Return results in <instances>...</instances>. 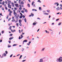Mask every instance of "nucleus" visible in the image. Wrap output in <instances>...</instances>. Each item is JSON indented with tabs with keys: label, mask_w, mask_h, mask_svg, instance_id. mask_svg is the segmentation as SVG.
Returning <instances> with one entry per match:
<instances>
[{
	"label": "nucleus",
	"mask_w": 62,
	"mask_h": 62,
	"mask_svg": "<svg viewBox=\"0 0 62 62\" xmlns=\"http://www.w3.org/2000/svg\"><path fill=\"white\" fill-rule=\"evenodd\" d=\"M39 10H41V8L40 7H39Z\"/></svg>",
	"instance_id": "39"
},
{
	"label": "nucleus",
	"mask_w": 62,
	"mask_h": 62,
	"mask_svg": "<svg viewBox=\"0 0 62 62\" xmlns=\"http://www.w3.org/2000/svg\"><path fill=\"white\" fill-rule=\"evenodd\" d=\"M31 16H34V14H33L32 13H31Z\"/></svg>",
	"instance_id": "44"
},
{
	"label": "nucleus",
	"mask_w": 62,
	"mask_h": 62,
	"mask_svg": "<svg viewBox=\"0 0 62 62\" xmlns=\"http://www.w3.org/2000/svg\"><path fill=\"white\" fill-rule=\"evenodd\" d=\"M15 21V19H13L11 21L12 22H14Z\"/></svg>",
	"instance_id": "30"
},
{
	"label": "nucleus",
	"mask_w": 62,
	"mask_h": 62,
	"mask_svg": "<svg viewBox=\"0 0 62 62\" xmlns=\"http://www.w3.org/2000/svg\"><path fill=\"white\" fill-rule=\"evenodd\" d=\"M5 53L6 54H8V51H5Z\"/></svg>",
	"instance_id": "40"
},
{
	"label": "nucleus",
	"mask_w": 62,
	"mask_h": 62,
	"mask_svg": "<svg viewBox=\"0 0 62 62\" xmlns=\"http://www.w3.org/2000/svg\"><path fill=\"white\" fill-rule=\"evenodd\" d=\"M22 56H23L22 55H21L20 57L19 58V59H20L22 58Z\"/></svg>",
	"instance_id": "21"
},
{
	"label": "nucleus",
	"mask_w": 62,
	"mask_h": 62,
	"mask_svg": "<svg viewBox=\"0 0 62 62\" xmlns=\"http://www.w3.org/2000/svg\"><path fill=\"white\" fill-rule=\"evenodd\" d=\"M19 39H22V38H21V37L20 36H19Z\"/></svg>",
	"instance_id": "46"
},
{
	"label": "nucleus",
	"mask_w": 62,
	"mask_h": 62,
	"mask_svg": "<svg viewBox=\"0 0 62 62\" xmlns=\"http://www.w3.org/2000/svg\"><path fill=\"white\" fill-rule=\"evenodd\" d=\"M18 21V19H16L15 21V23H17Z\"/></svg>",
	"instance_id": "19"
},
{
	"label": "nucleus",
	"mask_w": 62,
	"mask_h": 62,
	"mask_svg": "<svg viewBox=\"0 0 62 62\" xmlns=\"http://www.w3.org/2000/svg\"><path fill=\"white\" fill-rule=\"evenodd\" d=\"M16 25L18 27V26H19V23H16Z\"/></svg>",
	"instance_id": "10"
},
{
	"label": "nucleus",
	"mask_w": 62,
	"mask_h": 62,
	"mask_svg": "<svg viewBox=\"0 0 62 62\" xmlns=\"http://www.w3.org/2000/svg\"><path fill=\"white\" fill-rule=\"evenodd\" d=\"M56 10H60V9L59 8V7H57V8H56Z\"/></svg>",
	"instance_id": "5"
},
{
	"label": "nucleus",
	"mask_w": 62,
	"mask_h": 62,
	"mask_svg": "<svg viewBox=\"0 0 62 62\" xmlns=\"http://www.w3.org/2000/svg\"><path fill=\"white\" fill-rule=\"evenodd\" d=\"M44 49H45V48H43V49H42V51H44Z\"/></svg>",
	"instance_id": "38"
},
{
	"label": "nucleus",
	"mask_w": 62,
	"mask_h": 62,
	"mask_svg": "<svg viewBox=\"0 0 62 62\" xmlns=\"http://www.w3.org/2000/svg\"><path fill=\"white\" fill-rule=\"evenodd\" d=\"M61 23H59V24H58V25H61Z\"/></svg>",
	"instance_id": "41"
},
{
	"label": "nucleus",
	"mask_w": 62,
	"mask_h": 62,
	"mask_svg": "<svg viewBox=\"0 0 62 62\" xmlns=\"http://www.w3.org/2000/svg\"><path fill=\"white\" fill-rule=\"evenodd\" d=\"M27 6L29 8H30V4H28Z\"/></svg>",
	"instance_id": "26"
},
{
	"label": "nucleus",
	"mask_w": 62,
	"mask_h": 62,
	"mask_svg": "<svg viewBox=\"0 0 62 62\" xmlns=\"http://www.w3.org/2000/svg\"><path fill=\"white\" fill-rule=\"evenodd\" d=\"M13 14L15 15L14 17H16L17 15V13H16V12H14Z\"/></svg>",
	"instance_id": "2"
},
{
	"label": "nucleus",
	"mask_w": 62,
	"mask_h": 62,
	"mask_svg": "<svg viewBox=\"0 0 62 62\" xmlns=\"http://www.w3.org/2000/svg\"><path fill=\"white\" fill-rule=\"evenodd\" d=\"M47 12H48V13H50V10H47Z\"/></svg>",
	"instance_id": "18"
},
{
	"label": "nucleus",
	"mask_w": 62,
	"mask_h": 62,
	"mask_svg": "<svg viewBox=\"0 0 62 62\" xmlns=\"http://www.w3.org/2000/svg\"><path fill=\"white\" fill-rule=\"evenodd\" d=\"M12 36V34H10V37H11Z\"/></svg>",
	"instance_id": "49"
},
{
	"label": "nucleus",
	"mask_w": 62,
	"mask_h": 62,
	"mask_svg": "<svg viewBox=\"0 0 62 62\" xmlns=\"http://www.w3.org/2000/svg\"><path fill=\"white\" fill-rule=\"evenodd\" d=\"M16 19H17V20H18V19H19V17H16Z\"/></svg>",
	"instance_id": "23"
},
{
	"label": "nucleus",
	"mask_w": 62,
	"mask_h": 62,
	"mask_svg": "<svg viewBox=\"0 0 62 62\" xmlns=\"http://www.w3.org/2000/svg\"><path fill=\"white\" fill-rule=\"evenodd\" d=\"M12 6L13 7H15V6H14V3L13 2L12 3Z\"/></svg>",
	"instance_id": "8"
},
{
	"label": "nucleus",
	"mask_w": 62,
	"mask_h": 62,
	"mask_svg": "<svg viewBox=\"0 0 62 62\" xmlns=\"http://www.w3.org/2000/svg\"><path fill=\"white\" fill-rule=\"evenodd\" d=\"M60 9H61V10H62V8L61 7H60Z\"/></svg>",
	"instance_id": "48"
},
{
	"label": "nucleus",
	"mask_w": 62,
	"mask_h": 62,
	"mask_svg": "<svg viewBox=\"0 0 62 62\" xmlns=\"http://www.w3.org/2000/svg\"><path fill=\"white\" fill-rule=\"evenodd\" d=\"M10 11V12L9 13H12V11Z\"/></svg>",
	"instance_id": "53"
},
{
	"label": "nucleus",
	"mask_w": 62,
	"mask_h": 62,
	"mask_svg": "<svg viewBox=\"0 0 62 62\" xmlns=\"http://www.w3.org/2000/svg\"><path fill=\"white\" fill-rule=\"evenodd\" d=\"M27 40H24L23 42V44H24V42H27Z\"/></svg>",
	"instance_id": "4"
},
{
	"label": "nucleus",
	"mask_w": 62,
	"mask_h": 62,
	"mask_svg": "<svg viewBox=\"0 0 62 62\" xmlns=\"http://www.w3.org/2000/svg\"><path fill=\"white\" fill-rule=\"evenodd\" d=\"M32 11H37V10L35 9H32Z\"/></svg>",
	"instance_id": "14"
},
{
	"label": "nucleus",
	"mask_w": 62,
	"mask_h": 62,
	"mask_svg": "<svg viewBox=\"0 0 62 62\" xmlns=\"http://www.w3.org/2000/svg\"><path fill=\"white\" fill-rule=\"evenodd\" d=\"M5 3L6 4H7L8 3V2L7 1H5Z\"/></svg>",
	"instance_id": "54"
},
{
	"label": "nucleus",
	"mask_w": 62,
	"mask_h": 62,
	"mask_svg": "<svg viewBox=\"0 0 62 62\" xmlns=\"http://www.w3.org/2000/svg\"><path fill=\"white\" fill-rule=\"evenodd\" d=\"M13 38H14V37H11L10 38H9V39L10 40H11V39H13Z\"/></svg>",
	"instance_id": "9"
},
{
	"label": "nucleus",
	"mask_w": 62,
	"mask_h": 62,
	"mask_svg": "<svg viewBox=\"0 0 62 62\" xmlns=\"http://www.w3.org/2000/svg\"><path fill=\"white\" fill-rule=\"evenodd\" d=\"M59 5V4L58 3H57V6H58V5Z\"/></svg>",
	"instance_id": "55"
},
{
	"label": "nucleus",
	"mask_w": 62,
	"mask_h": 62,
	"mask_svg": "<svg viewBox=\"0 0 62 62\" xmlns=\"http://www.w3.org/2000/svg\"><path fill=\"white\" fill-rule=\"evenodd\" d=\"M60 7H62V4H61L60 5Z\"/></svg>",
	"instance_id": "60"
},
{
	"label": "nucleus",
	"mask_w": 62,
	"mask_h": 62,
	"mask_svg": "<svg viewBox=\"0 0 62 62\" xmlns=\"http://www.w3.org/2000/svg\"><path fill=\"white\" fill-rule=\"evenodd\" d=\"M19 9H20V10H21L22 9V8L21 7H20L19 8Z\"/></svg>",
	"instance_id": "33"
},
{
	"label": "nucleus",
	"mask_w": 62,
	"mask_h": 62,
	"mask_svg": "<svg viewBox=\"0 0 62 62\" xmlns=\"http://www.w3.org/2000/svg\"><path fill=\"white\" fill-rule=\"evenodd\" d=\"M37 23H35V22H34L33 23V25H36V24Z\"/></svg>",
	"instance_id": "16"
},
{
	"label": "nucleus",
	"mask_w": 62,
	"mask_h": 62,
	"mask_svg": "<svg viewBox=\"0 0 62 62\" xmlns=\"http://www.w3.org/2000/svg\"><path fill=\"white\" fill-rule=\"evenodd\" d=\"M5 3V1H3L1 3L2 5H4Z\"/></svg>",
	"instance_id": "11"
},
{
	"label": "nucleus",
	"mask_w": 62,
	"mask_h": 62,
	"mask_svg": "<svg viewBox=\"0 0 62 62\" xmlns=\"http://www.w3.org/2000/svg\"><path fill=\"white\" fill-rule=\"evenodd\" d=\"M59 62H61L62 61V57H60L58 59Z\"/></svg>",
	"instance_id": "1"
},
{
	"label": "nucleus",
	"mask_w": 62,
	"mask_h": 62,
	"mask_svg": "<svg viewBox=\"0 0 62 62\" xmlns=\"http://www.w3.org/2000/svg\"><path fill=\"white\" fill-rule=\"evenodd\" d=\"M14 9H15V10H17V8H15Z\"/></svg>",
	"instance_id": "57"
},
{
	"label": "nucleus",
	"mask_w": 62,
	"mask_h": 62,
	"mask_svg": "<svg viewBox=\"0 0 62 62\" xmlns=\"http://www.w3.org/2000/svg\"><path fill=\"white\" fill-rule=\"evenodd\" d=\"M10 20V18H9V19H8V21H9Z\"/></svg>",
	"instance_id": "56"
},
{
	"label": "nucleus",
	"mask_w": 62,
	"mask_h": 62,
	"mask_svg": "<svg viewBox=\"0 0 62 62\" xmlns=\"http://www.w3.org/2000/svg\"><path fill=\"white\" fill-rule=\"evenodd\" d=\"M44 14H45V15H49V14L48 13H45Z\"/></svg>",
	"instance_id": "24"
},
{
	"label": "nucleus",
	"mask_w": 62,
	"mask_h": 62,
	"mask_svg": "<svg viewBox=\"0 0 62 62\" xmlns=\"http://www.w3.org/2000/svg\"><path fill=\"white\" fill-rule=\"evenodd\" d=\"M38 2H39V3H41V1H40V0H38Z\"/></svg>",
	"instance_id": "35"
},
{
	"label": "nucleus",
	"mask_w": 62,
	"mask_h": 62,
	"mask_svg": "<svg viewBox=\"0 0 62 62\" xmlns=\"http://www.w3.org/2000/svg\"><path fill=\"white\" fill-rule=\"evenodd\" d=\"M19 32L20 33H21V30H19Z\"/></svg>",
	"instance_id": "62"
},
{
	"label": "nucleus",
	"mask_w": 62,
	"mask_h": 62,
	"mask_svg": "<svg viewBox=\"0 0 62 62\" xmlns=\"http://www.w3.org/2000/svg\"><path fill=\"white\" fill-rule=\"evenodd\" d=\"M25 12H27L28 11H27V10L26 9H25Z\"/></svg>",
	"instance_id": "27"
},
{
	"label": "nucleus",
	"mask_w": 62,
	"mask_h": 62,
	"mask_svg": "<svg viewBox=\"0 0 62 62\" xmlns=\"http://www.w3.org/2000/svg\"><path fill=\"white\" fill-rule=\"evenodd\" d=\"M19 25L21 26H22V23H19Z\"/></svg>",
	"instance_id": "17"
},
{
	"label": "nucleus",
	"mask_w": 62,
	"mask_h": 62,
	"mask_svg": "<svg viewBox=\"0 0 62 62\" xmlns=\"http://www.w3.org/2000/svg\"><path fill=\"white\" fill-rule=\"evenodd\" d=\"M21 39H22V38H23V36L22 35H21Z\"/></svg>",
	"instance_id": "20"
},
{
	"label": "nucleus",
	"mask_w": 62,
	"mask_h": 62,
	"mask_svg": "<svg viewBox=\"0 0 62 62\" xmlns=\"http://www.w3.org/2000/svg\"><path fill=\"white\" fill-rule=\"evenodd\" d=\"M22 17H23V18H25V16H24V15Z\"/></svg>",
	"instance_id": "63"
},
{
	"label": "nucleus",
	"mask_w": 62,
	"mask_h": 62,
	"mask_svg": "<svg viewBox=\"0 0 62 62\" xmlns=\"http://www.w3.org/2000/svg\"><path fill=\"white\" fill-rule=\"evenodd\" d=\"M20 19H22V15L20 16Z\"/></svg>",
	"instance_id": "37"
},
{
	"label": "nucleus",
	"mask_w": 62,
	"mask_h": 62,
	"mask_svg": "<svg viewBox=\"0 0 62 62\" xmlns=\"http://www.w3.org/2000/svg\"><path fill=\"white\" fill-rule=\"evenodd\" d=\"M11 26H10V27H9V29H10V30H11Z\"/></svg>",
	"instance_id": "42"
},
{
	"label": "nucleus",
	"mask_w": 62,
	"mask_h": 62,
	"mask_svg": "<svg viewBox=\"0 0 62 62\" xmlns=\"http://www.w3.org/2000/svg\"><path fill=\"white\" fill-rule=\"evenodd\" d=\"M23 50H24V49H23V48H22V51H23Z\"/></svg>",
	"instance_id": "61"
},
{
	"label": "nucleus",
	"mask_w": 62,
	"mask_h": 62,
	"mask_svg": "<svg viewBox=\"0 0 62 62\" xmlns=\"http://www.w3.org/2000/svg\"><path fill=\"white\" fill-rule=\"evenodd\" d=\"M2 10H4V8H2Z\"/></svg>",
	"instance_id": "45"
},
{
	"label": "nucleus",
	"mask_w": 62,
	"mask_h": 62,
	"mask_svg": "<svg viewBox=\"0 0 62 62\" xmlns=\"http://www.w3.org/2000/svg\"><path fill=\"white\" fill-rule=\"evenodd\" d=\"M24 33H23V32H22V35H24Z\"/></svg>",
	"instance_id": "51"
},
{
	"label": "nucleus",
	"mask_w": 62,
	"mask_h": 62,
	"mask_svg": "<svg viewBox=\"0 0 62 62\" xmlns=\"http://www.w3.org/2000/svg\"><path fill=\"white\" fill-rule=\"evenodd\" d=\"M3 55H4V56H6L7 55L5 53H4L3 54L2 56L1 57V58H3Z\"/></svg>",
	"instance_id": "3"
},
{
	"label": "nucleus",
	"mask_w": 62,
	"mask_h": 62,
	"mask_svg": "<svg viewBox=\"0 0 62 62\" xmlns=\"http://www.w3.org/2000/svg\"><path fill=\"white\" fill-rule=\"evenodd\" d=\"M58 3H54V5H56V4H58Z\"/></svg>",
	"instance_id": "58"
},
{
	"label": "nucleus",
	"mask_w": 62,
	"mask_h": 62,
	"mask_svg": "<svg viewBox=\"0 0 62 62\" xmlns=\"http://www.w3.org/2000/svg\"><path fill=\"white\" fill-rule=\"evenodd\" d=\"M11 32H14V31H13L12 29L11 30Z\"/></svg>",
	"instance_id": "50"
},
{
	"label": "nucleus",
	"mask_w": 62,
	"mask_h": 62,
	"mask_svg": "<svg viewBox=\"0 0 62 62\" xmlns=\"http://www.w3.org/2000/svg\"><path fill=\"white\" fill-rule=\"evenodd\" d=\"M15 5L16 7H19V6H18V4H16Z\"/></svg>",
	"instance_id": "6"
},
{
	"label": "nucleus",
	"mask_w": 62,
	"mask_h": 62,
	"mask_svg": "<svg viewBox=\"0 0 62 62\" xmlns=\"http://www.w3.org/2000/svg\"><path fill=\"white\" fill-rule=\"evenodd\" d=\"M8 7L9 8H11V5H8Z\"/></svg>",
	"instance_id": "7"
},
{
	"label": "nucleus",
	"mask_w": 62,
	"mask_h": 62,
	"mask_svg": "<svg viewBox=\"0 0 62 62\" xmlns=\"http://www.w3.org/2000/svg\"><path fill=\"white\" fill-rule=\"evenodd\" d=\"M22 20L20 19L19 20V23H22Z\"/></svg>",
	"instance_id": "13"
},
{
	"label": "nucleus",
	"mask_w": 62,
	"mask_h": 62,
	"mask_svg": "<svg viewBox=\"0 0 62 62\" xmlns=\"http://www.w3.org/2000/svg\"><path fill=\"white\" fill-rule=\"evenodd\" d=\"M18 45V44H14L13 45V46H17Z\"/></svg>",
	"instance_id": "12"
},
{
	"label": "nucleus",
	"mask_w": 62,
	"mask_h": 62,
	"mask_svg": "<svg viewBox=\"0 0 62 62\" xmlns=\"http://www.w3.org/2000/svg\"><path fill=\"white\" fill-rule=\"evenodd\" d=\"M16 17H19V15H17V16H16Z\"/></svg>",
	"instance_id": "36"
},
{
	"label": "nucleus",
	"mask_w": 62,
	"mask_h": 62,
	"mask_svg": "<svg viewBox=\"0 0 62 62\" xmlns=\"http://www.w3.org/2000/svg\"><path fill=\"white\" fill-rule=\"evenodd\" d=\"M11 47V46H8V48H9V47Z\"/></svg>",
	"instance_id": "43"
},
{
	"label": "nucleus",
	"mask_w": 62,
	"mask_h": 62,
	"mask_svg": "<svg viewBox=\"0 0 62 62\" xmlns=\"http://www.w3.org/2000/svg\"><path fill=\"white\" fill-rule=\"evenodd\" d=\"M8 11L9 12H10V9H8Z\"/></svg>",
	"instance_id": "34"
},
{
	"label": "nucleus",
	"mask_w": 62,
	"mask_h": 62,
	"mask_svg": "<svg viewBox=\"0 0 62 62\" xmlns=\"http://www.w3.org/2000/svg\"><path fill=\"white\" fill-rule=\"evenodd\" d=\"M8 2L9 3H11V1H8Z\"/></svg>",
	"instance_id": "28"
},
{
	"label": "nucleus",
	"mask_w": 62,
	"mask_h": 62,
	"mask_svg": "<svg viewBox=\"0 0 62 62\" xmlns=\"http://www.w3.org/2000/svg\"><path fill=\"white\" fill-rule=\"evenodd\" d=\"M34 3H35V2H34V1L32 2V5H33V4H34Z\"/></svg>",
	"instance_id": "29"
},
{
	"label": "nucleus",
	"mask_w": 62,
	"mask_h": 62,
	"mask_svg": "<svg viewBox=\"0 0 62 62\" xmlns=\"http://www.w3.org/2000/svg\"><path fill=\"white\" fill-rule=\"evenodd\" d=\"M11 13H9V16H11Z\"/></svg>",
	"instance_id": "25"
},
{
	"label": "nucleus",
	"mask_w": 62,
	"mask_h": 62,
	"mask_svg": "<svg viewBox=\"0 0 62 62\" xmlns=\"http://www.w3.org/2000/svg\"><path fill=\"white\" fill-rule=\"evenodd\" d=\"M21 3L22 5H23L24 4V3H23V1H22L21 2Z\"/></svg>",
	"instance_id": "15"
},
{
	"label": "nucleus",
	"mask_w": 62,
	"mask_h": 62,
	"mask_svg": "<svg viewBox=\"0 0 62 62\" xmlns=\"http://www.w3.org/2000/svg\"><path fill=\"white\" fill-rule=\"evenodd\" d=\"M59 20V19H56V21H58V20Z\"/></svg>",
	"instance_id": "47"
},
{
	"label": "nucleus",
	"mask_w": 62,
	"mask_h": 62,
	"mask_svg": "<svg viewBox=\"0 0 62 62\" xmlns=\"http://www.w3.org/2000/svg\"><path fill=\"white\" fill-rule=\"evenodd\" d=\"M4 6L5 7H6V4H4Z\"/></svg>",
	"instance_id": "64"
},
{
	"label": "nucleus",
	"mask_w": 62,
	"mask_h": 62,
	"mask_svg": "<svg viewBox=\"0 0 62 62\" xmlns=\"http://www.w3.org/2000/svg\"><path fill=\"white\" fill-rule=\"evenodd\" d=\"M5 9H6V10H8V8H7V7H5Z\"/></svg>",
	"instance_id": "32"
},
{
	"label": "nucleus",
	"mask_w": 62,
	"mask_h": 62,
	"mask_svg": "<svg viewBox=\"0 0 62 62\" xmlns=\"http://www.w3.org/2000/svg\"><path fill=\"white\" fill-rule=\"evenodd\" d=\"M22 13H24V10H23L21 11Z\"/></svg>",
	"instance_id": "31"
},
{
	"label": "nucleus",
	"mask_w": 62,
	"mask_h": 62,
	"mask_svg": "<svg viewBox=\"0 0 62 62\" xmlns=\"http://www.w3.org/2000/svg\"><path fill=\"white\" fill-rule=\"evenodd\" d=\"M24 21L25 23H26V18L24 19Z\"/></svg>",
	"instance_id": "22"
},
{
	"label": "nucleus",
	"mask_w": 62,
	"mask_h": 62,
	"mask_svg": "<svg viewBox=\"0 0 62 62\" xmlns=\"http://www.w3.org/2000/svg\"><path fill=\"white\" fill-rule=\"evenodd\" d=\"M12 55H13V54L11 55L10 56V57H11L12 56Z\"/></svg>",
	"instance_id": "52"
},
{
	"label": "nucleus",
	"mask_w": 62,
	"mask_h": 62,
	"mask_svg": "<svg viewBox=\"0 0 62 62\" xmlns=\"http://www.w3.org/2000/svg\"><path fill=\"white\" fill-rule=\"evenodd\" d=\"M23 31V29H22L21 30V32H22Z\"/></svg>",
	"instance_id": "59"
}]
</instances>
